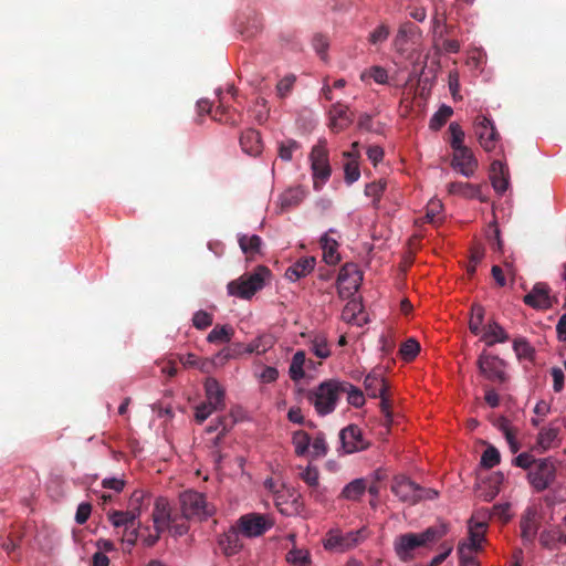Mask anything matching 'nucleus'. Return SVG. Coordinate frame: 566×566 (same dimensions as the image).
Masks as SVG:
<instances>
[{
  "mask_svg": "<svg viewBox=\"0 0 566 566\" xmlns=\"http://www.w3.org/2000/svg\"><path fill=\"white\" fill-rule=\"evenodd\" d=\"M449 532V524L436 523L419 533H405L394 541V549L401 562H411L422 549H429L433 544L443 538Z\"/></svg>",
  "mask_w": 566,
  "mask_h": 566,
  "instance_id": "nucleus-1",
  "label": "nucleus"
},
{
  "mask_svg": "<svg viewBox=\"0 0 566 566\" xmlns=\"http://www.w3.org/2000/svg\"><path fill=\"white\" fill-rule=\"evenodd\" d=\"M485 532V522H470L468 538L460 542L457 547L460 566H480L475 555L482 551Z\"/></svg>",
  "mask_w": 566,
  "mask_h": 566,
  "instance_id": "nucleus-2",
  "label": "nucleus"
},
{
  "mask_svg": "<svg viewBox=\"0 0 566 566\" xmlns=\"http://www.w3.org/2000/svg\"><path fill=\"white\" fill-rule=\"evenodd\" d=\"M340 380L329 379L321 382L308 394V400L319 416L332 413L342 397Z\"/></svg>",
  "mask_w": 566,
  "mask_h": 566,
  "instance_id": "nucleus-3",
  "label": "nucleus"
},
{
  "mask_svg": "<svg viewBox=\"0 0 566 566\" xmlns=\"http://www.w3.org/2000/svg\"><path fill=\"white\" fill-rule=\"evenodd\" d=\"M270 275V270L265 266H258L255 272L250 275H243L239 280L231 281L228 284V292L241 298H250L264 285V280Z\"/></svg>",
  "mask_w": 566,
  "mask_h": 566,
  "instance_id": "nucleus-4",
  "label": "nucleus"
},
{
  "mask_svg": "<svg viewBox=\"0 0 566 566\" xmlns=\"http://www.w3.org/2000/svg\"><path fill=\"white\" fill-rule=\"evenodd\" d=\"M310 160L313 171L314 189L321 190L323 185L331 177L332 172L328 160V150L326 148V140H319L318 144L312 148Z\"/></svg>",
  "mask_w": 566,
  "mask_h": 566,
  "instance_id": "nucleus-5",
  "label": "nucleus"
},
{
  "mask_svg": "<svg viewBox=\"0 0 566 566\" xmlns=\"http://www.w3.org/2000/svg\"><path fill=\"white\" fill-rule=\"evenodd\" d=\"M364 538V530L342 533L339 530H331L324 539L327 551L343 553L357 546Z\"/></svg>",
  "mask_w": 566,
  "mask_h": 566,
  "instance_id": "nucleus-6",
  "label": "nucleus"
},
{
  "mask_svg": "<svg viewBox=\"0 0 566 566\" xmlns=\"http://www.w3.org/2000/svg\"><path fill=\"white\" fill-rule=\"evenodd\" d=\"M363 274L354 263L342 266L337 277V293L340 298L352 297L360 286Z\"/></svg>",
  "mask_w": 566,
  "mask_h": 566,
  "instance_id": "nucleus-7",
  "label": "nucleus"
},
{
  "mask_svg": "<svg viewBox=\"0 0 566 566\" xmlns=\"http://www.w3.org/2000/svg\"><path fill=\"white\" fill-rule=\"evenodd\" d=\"M180 505L186 518H202L211 514L206 497L196 491H186L180 495Z\"/></svg>",
  "mask_w": 566,
  "mask_h": 566,
  "instance_id": "nucleus-8",
  "label": "nucleus"
},
{
  "mask_svg": "<svg viewBox=\"0 0 566 566\" xmlns=\"http://www.w3.org/2000/svg\"><path fill=\"white\" fill-rule=\"evenodd\" d=\"M390 489L401 502L410 505L418 503L423 496L421 494L422 488L403 475L395 476Z\"/></svg>",
  "mask_w": 566,
  "mask_h": 566,
  "instance_id": "nucleus-9",
  "label": "nucleus"
},
{
  "mask_svg": "<svg viewBox=\"0 0 566 566\" xmlns=\"http://www.w3.org/2000/svg\"><path fill=\"white\" fill-rule=\"evenodd\" d=\"M474 133L485 151L495 149L500 134L490 118L484 115H478L474 119Z\"/></svg>",
  "mask_w": 566,
  "mask_h": 566,
  "instance_id": "nucleus-10",
  "label": "nucleus"
},
{
  "mask_svg": "<svg viewBox=\"0 0 566 566\" xmlns=\"http://www.w3.org/2000/svg\"><path fill=\"white\" fill-rule=\"evenodd\" d=\"M480 373L491 381L502 384L506 380L504 361L497 356H493L485 350L478 358Z\"/></svg>",
  "mask_w": 566,
  "mask_h": 566,
  "instance_id": "nucleus-11",
  "label": "nucleus"
},
{
  "mask_svg": "<svg viewBox=\"0 0 566 566\" xmlns=\"http://www.w3.org/2000/svg\"><path fill=\"white\" fill-rule=\"evenodd\" d=\"M272 523L260 513H249L242 515L238 521L239 531L247 537H256L270 530Z\"/></svg>",
  "mask_w": 566,
  "mask_h": 566,
  "instance_id": "nucleus-12",
  "label": "nucleus"
},
{
  "mask_svg": "<svg viewBox=\"0 0 566 566\" xmlns=\"http://www.w3.org/2000/svg\"><path fill=\"white\" fill-rule=\"evenodd\" d=\"M339 440L345 453L363 451L369 447V442L364 439L361 429L357 424H349L342 429Z\"/></svg>",
  "mask_w": 566,
  "mask_h": 566,
  "instance_id": "nucleus-13",
  "label": "nucleus"
},
{
  "mask_svg": "<svg viewBox=\"0 0 566 566\" xmlns=\"http://www.w3.org/2000/svg\"><path fill=\"white\" fill-rule=\"evenodd\" d=\"M533 489L544 490L555 480L556 468L551 459L534 460L533 459Z\"/></svg>",
  "mask_w": 566,
  "mask_h": 566,
  "instance_id": "nucleus-14",
  "label": "nucleus"
},
{
  "mask_svg": "<svg viewBox=\"0 0 566 566\" xmlns=\"http://www.w3.org/2000/svg\"><path fill=\"white\" fill-rule=\"evenodd\" d=\"M451 167L464 177H472L478 169V160L469 147L453 150Z\"/></svg>",
  "mask_w": 566,
  "mask_h": 566,
  "instance_id": "nucleus-15",
  "label": "nucleus"
},
{
  "mask_svg": "<svg viewBox=\"0 0 566 566\" xmlns=\"http://www.w3.org/2000/svg\"><path fill=\"white\" fill-rule=\"evenodd\" d=\"M563 423L559 420L552 421L548 426L543 427L538 434L536 444L533 446V450L546 451L552 448L559 446V432Z\"/></svg>",
  "mask_w": 566,
  "mask_h": 566,
  "instance_id": "nucleus-16",
  "label": "nucleus"
},
{
  "mask_svg": "<svg viewBox=\"0 0 566 566\" xmlns=\"http://www.w3.org/2000/svg\"><path fill=\"white\" fill-rule=\"evenodd\" d=\"M154 530L165 532L170 527L172 522L171 511L167 499L158 497L155 501L154 510L151 513Z\"/></svg>",
  "mask_w": 566,
  "mask_h": 566,
  "instance_id": "nucleus-17",
  "label": "nucleus"
},
{
  "mask_svg": "<svg viewBox=\"0 0 566 566\" xmlns=\"http://www.w3.org/2000/svg\"><path fill=\"white\" fill-rule=\"evenodd\" d=\"M503 481V473H491L485 480H482L481 483L478 484V496L485 502H491L499 494Z\"/></svg>",
  "mask_w": 566,
  "mask_h": 566,
  "instance_id": "nucleus-18",
  "label": "nucleus"
},
{
  "mask_svg": "<svg viewBox=\"0 0 566 566\" xmlns=\"http://www.w3.org/2000/svg\"><path fill=\"white\" fill-rule=\"evenodd\" d=\"M328 116L329 127L335 133L346 129L353 122L348 107L339 102L331 106Z\"/></svg>",
  "mask_w": 566,
  "mask_h": 566,
  "instance_id": "nucleus-19",
  "label": "nucleus"
},
{
  "mask_svg": "<svg viewBox=\"0 0 566 566\" xmlns=\"http://www.w3.org/2000/svg\"><path fill=\"white\" fill-rule=\"evenodd\" d=\"M335 233H337L335 229H329L319 240V244L323 250V260L328 265H336L340 261V255L338 253L339 244L336 239L331 237V234Z\"/></svg>",
  "mask_w": 566,
  "mask_h": 566,
  "instance_id": "nucleus-20",
  "label": "nucleus"
},
{
  "mask_svg": "<svg viewBox=\"0 0 566 566\" xmlns=\"http://www.w3.org/2000/svg\"><path fill=\"white\" fill-rule=\"evenodd\" d=\"M490 179L494 190L499 193L506 191L509 187V169L501 160H493L490 167Z\"/></svg>",
  "mask_w": 566,
  "mask_h": 566,
  "instance_id": "nucleus-21",
  "label": "nucleus"
},
{
  "mask_svg": "<svg viewBox=\"0 0 566 566\" xmlns=\"http://www.w3.org/2000/svg\"><path fill=\"white\" fill-rule=\"evenodd\" d=\"M448 191L450 195L463 197L465 199L476 198L482 202L488 199L482 195L481 187L469 182L454 181L448 185Z\"/></svg>",
  "mask_w": 566,
  "mask_h": 566,
  "instance_id": "nucleus-22",
  "label": "nucleus"
},
{
  "mask_svg": "<svg viewBox=\"0 0 566 566\" xmlns=\"http://www.w3.org/2000/svg\"><path fill=\"white\" fill-rule=\"evenodd\" d=\"M240 146L242 150L250 156H258L262 151V140L260 133L249 128L240 136Z\"/></svg>",
  "mask_w": 566,
  "mask_h": 566,
  "instance_id": "nucleus-23",
  "label": "nucleus"
},
{
  "mask_svg": "<svg viewBox=\"0 0 566 566\" xmlns=\"http://www.w3.org/2000/svg\"><path fill=\"white\" fill-rule=\"evenodd\" d=\"M207 401L217 408H224V389L216 378L208 377L205 381Z\"/></svg>",
  "mask_w": 566,
  "mask_h": 566,
  "instance_id": "nucleus-24",
  "label": "nucleus"
},
{
  "mask_svg": "<svg viewBox=\"0 0 566 566\" xmlns=\"http://www.w3.org/2000/svg\"><path fill=\"white\" fill-rule=\"evenodd\" d=\"M315 263L313 256L302 258L286 270L285 276L291 281H297L310 274L314 270Z\"/></svg>",
  "mask_w": 566,
  "mask_h": 566,
  "instance_id": "nucleus-25",
  "label": "nucleus"
},
{
  "mask_svg": "<svg viewBox=\"0 0 566 566\" xmlns=\"http://www.w3.org/2000/svg\"><path fill=\"white\" fill-rule=\"evenodd\" d=\"M364 386L367 395L371 398H378L387 392V384L381 374L371 373L366 376Z\"/></svg>",
  "mask_w": 566,
  "mask_h": 566,
  "instance_id": "nucleus-26",
  "label": "nucleus"
},
{
  "mask_svg": "<svg viewBox=\"0 0 566 566\" xmlns=\"http://www.w3.org/2000/svg\"><path fill=\"white\" fill-rule=\"evenodd\" d=\"M554 504L555 501L552 497L545 496L544 504H539V510L533 509V535L537 532V523L547 524L551 520H553Z\"/></svg>",
  "mask_w": 566,
  "mask_h": 566,
  "instance_id": "nucleus-27",
  "label": "nucleus"
},
{
  "mask_svg": "<svg viewBox=\"0 0 566 566\" xmlns=\"http://www.w3.org/2000/svg\"><path fill=\"white\" fill-rule=\"evenodd\" d=\"M239 532L240 531L235 528H231L220 536L219 545L226 555H234L241 549L242 543L239 537Z\"/></svg>",
  "mask_w": 566,
  "mask_h": 566,
  "instance_id": "nucleus-28",
  "label": "nucleus"
},
{
  "mask_svg": "<svg viewBox=\"0 0 566 566\" xmlns=\"http://www.w3.org/2000/svg\"><path fill=\"white\" fill-rule=\"evenodd\" d=\"M339 388L342 391V396H346L347 402L350 406L359 408L365 403L363 391L359 388L355 387L353 384L340 380Z\"/></svg>",
  "mask_w": 566,
  "mask_h": 566,
  "instance_id": "nucleus-29",
  "label": "nucleus"
},
{
  "mask_svg": "<svg viewBox=\"0 0 566 566\" xmlns=\"http://www.w3.org/2000/svg\"><path fill=\"white\" fill-rule=\"evenodd\" d=\"M361 314L363 304L358 300L352 298L345 305L342 312V317L344 321L348 323H355L357 325H360L363 321H366L365 317H359Z\"/></svg>",
  "mask_w": 566,
  "mask_h": 566,
  "instance_id": "nucleus-30",
  "label": "nucleus"
},
{
  "mask_svg": "<svg viewBox=\"0 0 566 566\" xmlns=\"http://www.w3.org/2000/svg\"><path fill=\"white\" fill-rule=\"evenodd\" d=\"M235 114L238 115V117L241 116V114L238 113L235 109H230L228 106H224L222 103H220L219 106L212 109L211 117L216 122L229 124L231 126H237L239 119L235 117Z\"/></svg>",
  "mask_w": 566,
  "mask_h": 566,
  "instance_id": "nucleus-31",
  "label": "nucleus"
},
{
  "mask_svg": "<svg viewBox=\"0 0 566 566\" xmlns=\"http://www.w3.org/2000/svg\"><path fill=\"white\" fill-rule=\"evenodd\" d=\"M507 339L505 331L495 322L484 327L482 340L488 346H493L495 343H502Z\"/></svg>",
  "mask_w": 566,
  "mask_h": 566,
  "instance_id": "nucleus-32",
  "label": "nucleus"
},
{
  "mask_svg": "<svg viewBox=\"0 0 566 566\" xmlns=\"http://www.w3.org/2000/svg\"><path fill=\"white\" fill-rule=\"evenodd\" d=\"M306 355L304 350H297L291 361L289 375L292 380L298 381L304 378V366L306 365Z\"/></svg>",
  "mask_w": 566,
  "mask_h": 566,
  "instance_id": "nucleus-33",
  "label": "nucleus"
},
{
  "mask_svg": "<svg viewBox=\"0 0 566 566\" xmlns=\"http://www.w3.org/2000/svg\"><path fill=\"white\" fill-rule=\"evenodd\" d=\"M367 489L366 482L364 479H356L349 482L342 491V497L350 501L359 500Z\"/></svg>",
  "mask_w": 566,
  "mask_h": 566,
  "instance_id": "nucleus-34",
  "label": "nucleus"
},
{
  "mask_svg": "<svg viewBox=\"0 0 566 566\" xmlns=\"http://www.w3.org/2000/svg\"><path fill=\"white\" fill-rule=\"evenodd\" d=\"M238 242L242 252L247 255L252 256L259 253L262 239L256 234L250 237L247 234H240L238 238Z\"/></svg>",
  "mask_w": 566,
  "mask_h": 566,
  "instance_id": "nucleus-35",
  "label": "nucleus"
},
{
  "mask_svg": "<svg viewBox=\"0 0 566 566\" xmlns=\"http://www.w3.org/2000/svg\"><path fill=\"white\" fill-rule=\"evenodd\" d=\"M500 429L503 431L512 453H517L521 449L518 430L511 427L506 419L500 422Z\"/></svg>",
  "mask_w": 566,
  "mask_h": 566,
  "instance_id": "nucleus-36",
  "label": "nucleus"
},
{
  "mask_svg": "<svg viewBox=\"0 0 566 566\" xmlns=\"http://www.w3.org/2000/svg\"><path fill=\"white\" fill-rule=\"evenodd\" d=\"M234 334L230 325H216L207 336L209 343H228Z\"/></svg>",
  "mask_w": 566,
  "mask_h": 566,
  "instance_id": "nucleus-37",
  "label": "nucleus"
},
{
  "mask_svg": "<svg viewBox=\"0 0 566 566\" xmlns=\"http://www.w3.org/2000/svg\"><path fill=\"white\" fill-rule=\"evenodd\" d=\"M386 187H387V181L385 179H379L377 181H373L365 186L364 192L367 197L373 198V207L374 208H376V209L379 208V202H380L381 196L384 195V192L386 190Z\"/></svg>",
  "mask_w": 566,
  "mask_h": 566,
  "instance_id": "nucleus-38",
  "label": "nucleus"
},
{
  "mask_svg": "<svg viewBox=\"0 0 566 566\" xmlns=\"http://www.w3.org/2000/svg\"><path fill=\"white\" fill-rule=\"evenodd\" d=\"M453 109L448 105H441L439 109L432 115L429 122L430 129L437 132L439 130L448 119L452 116Z\"/></svg>",
  "mask_w": 566,
  "mask_h": 566,
  "instance_id": "nucleus-39",
  "label": "nucleus"
},
{
  "mask_svg": "<svg viewBox=\"0 0 566 566\" xmlns=\"http://www.w3.org/2000/svg\"><path fill=\"white\" fill-rule=\"evenodd\" d=\"M551 305L548 290L545 284L533 285V307L546 308Z\"/></svg>",
  "mask_w": 566,
  "mask_h": 566,
  "instance_id": "nucleus-40",
  "label": "nucleus"
},
{
  "mask_svg": "<svg viewBox=\"0 0 566 566\" xmlns=\"http://www.w3.org/2000/svg\"><path fill=\"white\" fill-rule=\"evenodd\" d=\"M302 480L312 488V495L315 496V499H319V483H318V470L313 467H307L302 473H301Z\"/></svg>",
  "mask_w": 566,
  "mask_h": 566,
  "instance_id": "nucleus-41",
  "label": "nucleus"
},
{
  "mask_svg": "<svg viewBox=\"0 0 566 566\" xmlns=\"http://www.w3.org/2000/svg\"><path fill=\"white\" fill-rule=\"evenodd\" d=\"M539 542L544 547H555L557 543L563 542L562 530L555 527H551L549 530H543L539 534Z\"/></svg>",
  "mask_w": 566,
  "mask_h": 566,
  "instance_id": "nucleus-42",
  "label": "nucleus"
},
{
  "mask_svg": "<svg viewBox=\"0 0 566 566\" xmlns=\"http://www.w3.org/2000/svg\"><path fill=\"white\" fill-rule=\"evenodd\" d=\"M304 198V191L300 188L290 189L281 196V209L286 210L297 206Z\"/></svg>",
  "mask_w": 566,
  "mask_h": 566,
  "instance_id": "nucleus-43",
  "label": "nucleus"
},
{
  "mask_svg": "<svg viewBox=\"0 0 566 566\" xmlns=\"http://www.w3.org/2000/svg\"><path fill=\"white\" fill-rule=\"evenodd\" d=\"M293 444L295 448V453L298 457L305 455L308 451V448L311 446V437L305 431H296L293 434Z\"/></svg>",
  "mask_w": 566,
  "mask_h": 566,
  "instance_id": "nucleus-44",
  "label": "nucleus"
},
{
  "mask_svg": "<svg viewBox=\"0 0 566 566\" xmlns=\"http://www.w3.org/2000/svg\"><path fill=\"white\" fill-rule=\"evenodd\" d=\"M245 345L241 343L233 344L232 346L226 347L221 349L214 357L216 361L224 363L229 359L237 358L238 356L244 354Z\"/></svg>",
  "mask_w": 566,
  "mask_h": 566,
  "instance_id": "nucleus-45",
  "label": "nucleus"
},
{
  "mask_svg": "<svg viewBox=\"0 0 566 566\" xmlns=\"http://www.w3.org/2000/svg\"><path fill=\"white\" fill-rule=\"evenodd\" d=\"M486 239L489 244L495 251H502L503 242L501 239V232L495 220L489 223L486 229Z\"/></svg>",
  "mask_w": 566,
  "mask_h": 566,
  "instance_id": "nucleus-46",
  "label": "nucleus"
},
{
  "mask_svg": "<svg viewBox=\"0 0 566 566\" xmlns=\"http://www.w3.org/2000/svg\"><path fill=\"white\" fill-rule=\"evenodd\" d=\"M501 461V454L499 450L493 447L489 446L482 453L481 457V465L485 469H492L495 465H497Z\"/></svg>",
  "mask_w": 566,
  "mask_h": 566,
  "instance_id": "nucleus-47",
  "label": "nucleus"
},
{
  "mask_svg": "<svg viewBox=\"0 0 566 566\" xmlns=\"http://www.w3.org/2000/svg\"><path fill=\"white\" fill-rule=\"evenodd\" d=\"M471 312L472 317L469 323V328L474 335H479L481 333V325L484 318V308L480 304H473Z\"/></svg>",
  "mask_w": 566,
  "mask_h": 566,
  "instance_id": "nucleus-48",
  "label": "nucleus"
},
{
  "mask_svg": "<svg viewBox=\"0 0 566 566\" xmlns=\"http://www.w3.org/2000/svg\"><path fill=\"white\" fill-rule=\"evenodd\" d=\"M419 352H420V345L413 338H409L405 343H402V345L400 346V349H399V353H400L402 359L406 361L413 360Z\"/></svg>",
  "mask_w": 566,
  "mask_h": 566,
  "instance_id": "nucleus-49",
  "label": "nucleus"
},
{
  "mask_svg": "<svg viewBox=\"0 0 566 566\" xmlns=\"http://www.w3.org/2000/svg\"><path fill=\"white\" fill-rule=\"evenodd\" d=\"M345 181L348 185L354 184L360 177L359 161L357 159L346 158L344 165Z\"/></svg>",
  "mask_w": 566,
  "mask_h": 566,
  "instance_id": "nucleus-50",
  "label": "nucleus"
},
{
  "mask_svg": "<svg viewBox=\"0 0 566 566\" xmlns=\"http://www.w3.org/2000/svg\"><path fill=\"white\" fill-rule=\"evenodd\" d=\"M449 132H450V135H451V139H450V146L453 150H458L462 147H465V145L463 144L464 142V132L463 129L461 128V126L453 122L449 125Z\"/></svg>",
  "mask_w": 566,
  "mask_h": 566,
  "instance_id": "nucleus-51",
  "label": "nucleus"
},
{
  "mask_svg": "<svg viewBox=\"0 0 566 566\" xmlns=\"http://www.w3.org/2000/svg\"><path fill=\"white\" fill-rule=\"evenodd\" d=\"M286 559L294 566H308L311 564V556L307 551L292 549L287 553Z\"/></svg>",
  "mask_w": 566,
  "mask_h": 566,
  "instance_id": "nucleus-52",
  "label": "nucleus"
},
{
  "mask_svg": "<svg viewBox=\"0 0 566 566\" xmlns=\"http://www.w3.org/2000/svg\"><path fill=\"white\" fill-rule=\"evenodd\" d=\"M311 349L318 358H327L331 355L327 339L324 335H316L314 337Z\"/></svg>",
  "mask_w": 566,
  "mask_h": 566,
  "instance_id": "nucleus-53",
  "label": "nucleus"
},
{
  "mask_svg": "<svg viewBox=\"0 0 566 566\" xmlns=\"http://www.w3.org/2000/svg\"><path fill=\"white\" fill-rule=\"evenodd\" d=\"M300 148V144L294 139H286L279 144V157L284 161H290L293 151Z\"/></svg>",
  "mask_w": 566,
  "mask_h": 566,
  "instance_id": "nucleus-54",
  "label": "nucleus"
},
{
  "mask_svg": "<svg viewBox=\"0 0 566 566\" xmlns=\"http://www.w3.org/2000/svg\"><path fill=\"white\" fill-rule=\"evenodd\" d=\"M312 45L321 59L326 61L329 46L328 38L322 33H316L312 39Z\"/></svg>",
  "mask_w": 566,
  "mask_h": 566,
  "instance_id": "nucleus-55",
  "label": "nucleus"
},
{
  "mask_svg": "<svg viewBox=\"0 0 566 566\" xmlns=\"http://www.w3.org/2000/svg\"><path fill=\"white\" fill-rule=\"evenodd\" d=\"M516 357L522 360L531 361V346L524 338H517L513 343Z\"/></svg>",
  "mask_w": 566,
  "mask_h": 566,
  "instance_id": "nucleus-56",
  "label": "nucleus"
},
{
  "mask_svg": "<svg viewBox=\"0 0 566 566\" xmlns=\"http://www.w3.org/2000/svg\"><path fill=\"white\" fill-rule=\"evenodd\" d=\"M271 346L270 343L265 342L264 337H256L250 344L244 347L247 354H263Z\"/></svg>",
  "mask_w": 566,
  "mask_h": 566,
  "instance_id": "nucleus-57",
  "label": "nucleus"
},
{
  "mask_svg": "<svg viewBox=\"0 0 566 566\" xmlns=\"http://www.w3.org/2000/svg\"><path fill=\"white\" fill-rule=\"evenodd\" d=\"M448 85L452 98L454 101H460L462 96L460 95V76L458 71H450L448 76Z\"/></svg>",
  "mask_w": 566,
  "mask_h": 566,
  "instance_id": "nucleus-58",
  "label": "nucleus"
},
{
  "mask_svg": "<svg viewBox=\"0 0 566 566\" xmlns=\"http://www.w3.org/2000/svg\"><path fill=\"white\" fill-rule=\"evenodd\" d=\"M193 326L198 329H205L212 324V315L205 311H198L192 317Z\"/></svg>",
  "mask_w": 566,
  "mask_h": 566,
  "instance_id": "nucleus-59",
  "label": "nucleus"
},
{
  "mask_svg": "<svg viewBox=\"0 0 566 566\" xmlns=\"http://www.w3.org/2000/svg\"><path fill=\"white\" fill-rule=\"evenodd\" d=\"M220 408L210 405L209 401H206L196 408L195 418L198 423H202L213 411L219 410Z\"/></svg>",
  "mask_w": 566,
  "mask_h": 566,
  "instance_id": "nucleus-60",
  "label": "nucleus"
},
{
  "mask_svg": "<svg viewBox=\"0 0 566 566\" xmlns=\"http://www.w3.org/2000/svg\"><path fill=\"white\" fill-rule=\"evenodd\" d=\"M313 455L316 458L324 457L327 453V443L322 433H318L312 442Z\"/></svg>",
  "mask_w": 566,
  "mask_h": 566,
  "instance_id": "nucleus-61",
  "label": "nucleus"
},
{
  "mask_svg": "<svg viewBox=\"0 0 566 566\" xmlns=\"http://www.w3.org/2000/svg\"><path fill=\"white\" fill-rule=\"evenodd\" d=\"M389 30L386 25H379L369 35V42L374 45L382 43L388 39Z\"/></svg>",
  "mask_w": 566,
  "mask_h": 566,
  "instance_id": "nucleus-62",
  "label": "nucleus"
},
{
  "mask_svg": "<svg viewBox=\"0 0 566 566\" xmlns=\"http://www.w3.org/2000/svg\"><path fill=\"white\" fill-rule=\"evenodd\" d=\"M440 548L442 549V552L440 554H438L437 556H434L427 566H439L447 559V557L452 552V545L447 542H443L441 544Z\"/></svg>",
  "mask_w": 566,
  "mask_h": 566,
  "instance_id": "nucleus-63",
  "label": "nucleus"
},
{
  "mask_svg": "<svg viewBox=\"0 0 566 566\" xmlns=\"http://www.w3.org/2000/svg\"><path fill=\"white\" fill-rule=\"evenodd\" d=\"M442 210V205L440 201H431L427 207L426 219L430 223H436L438 221V216Z\"/></svg>",
  "mask_w": 566,
  "mask_h": 566,
  "instance_id": "nucleus-64",
  "label": "nucleus"
}]
</instances>
